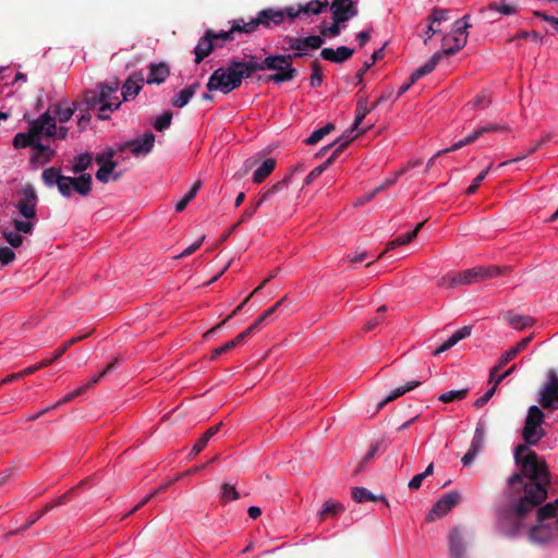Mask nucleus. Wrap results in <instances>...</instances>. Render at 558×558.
Segmentation results:
<instances>
[{
	"mask_svg": "<svg viewBox=\"0 0 558 558\" xmlns=\"http://www.w3.org/2000/svg\"><path fill=\"white\" fill-rule=\"evenodd\" d=\"M144 76L141 72L132 73L122 85V96L124 101H129L138 95L143 88Z\"/></svg>",
	"mask_w": 558,
	"mask_h": 558,
	"instance_id": "19",
	"label": "nucleus"
},
{
	"mask_svg": "<svg viewBox=\"0 0 558 558\" xmlns=\"http://www.w3.org/2000/svg\"><path fill=\"white\" fill-rule=\"evenodd\" d=\"M551 140V134L548 133L546 135H544L531 149H529V151L526 154H523L517 158H513L511 160H508V161H505V162H501L499 163V168L508 165V163H511V162H517V161H520L522 159H524L527 155H532L534 154L537 149H539L543 145H545L547 142H549Z\"/></svg>",
	"mask_w": 558,
	"mask_h": 558,
	"instance_id": "41",
	"label": "nucleus"
},
{
	"mask_svg": "<svg viewBox=\"0 0 558 558\" xmlns=\"http://www.w3.org/2000/svg\"><path fill=\"white\" fill-rule=\"evenodd\" d=\"M344 511V507L341 502L327 500L324 502L322 509L318 512L319 521H325L328 517H336Z\"/></svg>",
	"mask_w": 558,
	"mask_h": 558,
	"instance_id": "29",
	"label": "nucleus"
},
{
	"mask_svg": "<svg viewBox=\"0 0 558 558\" xmlns=\"http://www.w3.org/2000/svg\"><path fill=\"white\" fill-rule=\"evenodd\" d=\"M518 353L512 348L507 350L498 360L495 366L489 371V383H493L494 376L508 363L517 357Z\"/></svg>",
	"mask_w": 558,
	"mask_h": 558,
	"instance_id": "35",
	"label": "nucleus"
},
{
	"mask_svg": "<svg viewBox=\"0 0 558 558\" xmlns=\"http://www.w3.org/2000/svg\"><path fill=\"white\" fill-rule=\"evenodd\" d=\"M486 10L496 11V12H499L505 15H511L517 12L515 5L508 4V3H497V2L489 3L486 9L482 10V12H484Z\"/></svg>",
	"mask_w": 558,
	"mask_h": 558,
	"instance_id": "51",
	"label": "nucleus"
},
{
	"mask_svg": "<svg viewBox=\"0 0 558 558\" xmlns=\"http://www.w3.org/2000/svg\"><path fill=\"white\" fill-rule=\"evenodd\" d=\"M492 104L490 96L486 92L477 94L471 101L470 105L473 108L485 109Z\"/></svg>",
	"mask_w": 558,
	"mask_h": 558,
	"instance_id": "53",
	"label": "nucleus"
},
{
	"mask_svg": "<svg viewBox=\"0 0 558 558\" xmlns=\"http://www.w3.org/2000/svg\"><path fill=\"white\" fill-rule=\"evenodd\" d=\"M276 160L274 158L266 159L254 172L253 181L262 183L275 169Z\"/></svg>",
	"mask_w": 558,
	"mask_h": 558,
	"instance_id": "32",
	"label": "nucleus"
},
{
	"mask_svg": "<svg viewBox=\"0 0 558 558\" xmlns=\"http://www.w3.org/2000/svg\"><path fill=\"white\" fill-rule=\"evenodd\" d=\"M65 185L69 189V194L65 197H70L72 195V191L82 196H87L92 190V175L88 173H82L77 178L66 177Z\"/></svg>",
	"mask_w": 558,
	"mask_h": 558,
	"instance_id": "16",
	"label": "nucleus"
},
{
	"mask_svg": "<svg viewBox=\"0 0 558 558\" xmlns=\"http://www.w3.org/2000/svg\"><path fill=\"white\" fill-rule=\"evenodd\" d=\"M239 498V493L233 485L228 483L223 484L221 487V499L225 502L236 500Z\"/></svg>",
	"mask_w": 558,
	"mask_h": 558,
	"instance_id": "57",
	"label": "nucleus"
},
{
	"mask_svg": "<svg viewBox=\"0 0 558 558\" xmlns=\"http://www.w3.org/2000/svg\"><path fill=\"white\" fill-rule=\"evenodd\" d=\"M543 428L541 425H529L526 422L524 423V427L522 429V437L527 445H535L543 437Z\"/></svg>",
	"mask_w": 558,
	"mask_h": 558,
	"instance_id": "28",
	"label": "nucleus"
},
{
	"mask_svg": "<svg viewBox=\"0 0 558 558\" xmlns=\"http://www.w3.org/2000/svg\"><path fill=\"white\" fill-rule=\"evenodd\" d=\"M13 226L19 233L31 234L34 230V223L32 221L14 219Z\"/></svg>",
	"mask_w": 558,
	"mask_h": 558,
	"instance_id": "63",
	"label": "nucleus"
},
{
	"mask_svg": "<svg viewBox=\"0 0 558 558\" xmlns=\"http://www.w3.org/2000/svg\"><path fill=\"white\" fill-rule=\"evenodd\" d=\"M286 296L280 299L275 305H272L270 308L264 311L257 319L252 324V326H255V330L258 329V327L267 319L269 318L274 313L278 311V308L282 305L284 302Z\"/></svg>",
	"mask_w": 558,
	"mask_h": 558,
	"instance_id": "45",
	"label": "nucleus"
},
{
	"mask_svg": "<svg viewBox=\"0 0 558 558\" xmlns=\"http://www.w3.org/2000/svg\"><path fill=\"white\" fill-rule=\"evenodd\" d=\"M449 550L451 558H464L465 547L458 529H453L449 534Z\"/></svg>",
	"mask_w": 558,
	"mask_h": 558,
	"instance_id": "22",
	"label": "nucleus"
},
{
	"mask_svg": "<svg viewBox=\"0 0 558 558\" xmlns=\"http://www.w3.org/2000/svg\"><path fill=\"white\" fill-rule=\"evenodd\" d=\"M54 119V117L50 116L49 111L43 113L38 119L31 122L32 132L37 134L38 138L41 135L47 137H54L57 134V125Z\"/></svg>",
	"mask_w": 558,
	"mask_h": 558,
	"instance_id": "15",
	"label": "nucleus"
},
{
	"mask_svg": "<svg viewBox=\"0 0 558 558\" xmlns=\"http://www.w3.org/2000/svg\"><path fill=\"white\" fill-rule=\"evenodd\" d=\"M468 392H469L468 388H463L460 390H450V391H447V392L440 395L438 397V400L444 403L452 402L454 400H462L468 396Z\"/></svg>",
	"mask_w": 558,
	"mask_h": 558,
	"instance_id": "42",
	"label": "nucleus"
},
{
	"mask_svg": "<svg viewBox=\"0 0 558 558\" xmlns=\"http://www.w3.org/2000/svg\"><path fill=\"white\" fill-rule=\"evenodd\" d=\"M421 385V381L418 380H412L407 383L404 386L396 388L393 391H391L383 401L378 403V409H383L387 403L396 400L397 398L403 396L405 392L411 391L412 389L418 387Z\"/></svg>",
	"mask_w": 558,
	"mask_h": 558,
	"instance_id": "27",
	"label": "nucleus"
},
{
	"mask_svg": "<svg viewBox=\"0 0 558 558\" xmlns=\"http://www.w3.org/2000/svg\"><path fill=\"white\" fill-rule=\"evenodd\" d=\"M500 274V269L498 267H475L472 269H466L456 276L449 278V287H453L456 284H471L482 279L493 278Z\"/></svg>",
	"mask_w": 558,
	"mask_h": 558,
	"instance_id": "7",
	"label": "nucleus"
},
{
	"mask_svg": "<svg viewBox=\"0 0 558 558\" xmlns=\"http://www.w3.org/2000/svg\"><path fill=\"white\" fill-rule=\"evenodd\" d=\"M352 498L357 504H362L365 501L384 500L388 505L384 496H376L365 487H354L352 489Z\"/></svg>",
	"mask_w": 558,
	"mask_h": 558,
	"instance_id": "30",
	"label": "nucleus"
},
{
	"mask_svg": "<svg viewBox=\"0 0 558 558\" xmlns=\"http://www.w3.org/2000/svg\"><path fill=\"white\" fill-rule=\"evenodd\" d=\"M514 459L520 472L508 478L505 496L510 511L523 518L547 498L548 470L538 456H514Z\"/></svg>",
	"mask_w": 558,
	"mask_h": 558,
	"instance_id": "1",
	"label": "nucleus"
},
{
	"mask_svg": "<svg viewBox=\"0 0 558 558\" xmlns=\"http://www.w3.org/2000/svg\"><path fill=\"white\" fill-rule=\"evenodd\" d=\"M256 72L253 66V57L248 61L231 60L226 68H219L213 72L206 84L209 92L220 90L228 94L242 84L243 78H248Z\"/></svg>",
	"mask_w": 558,
	"mask_h": 558,
	"instance_id": "2",
	"label": "nucleus"
},
{
	"mask_svg": "<svg viewBox=\"0 0 558 558\" xmlns=\"http://www.w3.org/2000/svg\"><path fill=\"white\" fill-rule=\"evenodd\" d=\"M427 22H432L434 24H439L449 20V10L441 8H433L430 14L427 16Z\"/></svg>",
	"mask_w": 558,
	"mask_h": 558,
	"instance_id": "49",
	"label": "nucleus"
},
{
	"mask_svg": "<svg viewBox=\"0 0 558 558\" xmlns=\"http://www.w3.org/2000/svg\"><path fill=\"white\" fill-rule=\"evenodd\" d=\"M89 333H84L82 336H77V337H73L71 339H69L68 341H65L64 343H62L54 352H53V355H54V359H60L73 344L80 342L81 340L85 339L86 337H88Z\"/></svg>",
	"mask_w": 558,
	"mask_h": 558,
	"instance_id": "50",
	"label": "nucleus"
},
{
	"mask_svg": "<svg viewBox=\"0 0 558 558\" xmlns=\"http://www.w3.org/2000/svg\"><path fill=\"white\" fill-rule=\"evenodd\" d=\"M543 421H544V413L542 412V410L537 405H532L529 409L525 422L529 425L535 424V425L542 426Z\"/></svg>",
	"mask_w": 558,
	"mask_h": 558,
	"instance_id": "48",
	"label": "nucleus"
},
{
	"mask_svg": "<svg viewBox=\"0 0 558 558\" xmlns=\"http://www.w3.org/2000/svg\"><path fill=\"white\" fill-rule=\"evenodd\" d=\"M33 148L37 151L35 158L45 157V159L49 161L54 155V151L49 146L39 143L38 140H36Z\"/></svg>",
	"mask_w": 558,
	"mask_h": 558,
	"instance_id": "58",
	"label": "nucleus"
},
{
	"mask_svg": "<svg viewBox=\"0 0 558 558\" xmlns=\"http://www.w3.org/2000/svg\"><path fill=\"white\" fill-rule=\"evenodd\" d=\"M442 50L437 51L441 58L451 57L459 52L468 43V34L456 33V28L452 34H447L442 37Z\"/></svg>",
	"mask_w": 558,
	"mask_h": 558,
	"instance_id": "14",
	"label": "nucleus"
},
{
	"mask_svg": "<svg viewBox=\"0 0 558 558\" xmlns=\"http://www.w3.org/2000/svg\"><path fill=\"white\" fill-rule=\"evenodd\" d=\"M36 140H39L37 134H34L32 132V124H29V130L27 133H17L15 134L14 138H13V146L19 149V148H25V147H28V146H34Z\"/></svg>",
	"mask_w": 558,
	"mask_h": 558,
	"instance_id": "31",
	"label": "nucleus"
},
{
	"mask_svg": "<svg viewBox=\"0 0 558 558\" xmlns=\"http://www.w3.org/2000/svg\"><path fill=\"white\" fill-rule=\"evenodd\" d=\"M538 403L548 411L558 409V376L555 369H550L547 374V381L538 392Z\"/></svg>",
	"mask_w": 558,
	"mask_h": 558,
	"instance_id": "5",
	"label": "nucleus"
},
{
	"mask_svg": "<svg viewBox=\"0 0 558 558\" xmlns=\"http://www.w3.org/2000/svg\"><path fill=\"white\" fill-rule=\"evenodd\" d=\"M329 7L332 21L337 23H345L359 13L352 0H333Z\"/></svg>",
	"mask_w": 558,
	"mask_h": 558,
	"instance_id": "12",
	"label": "nucleus"
},
{
	"mask_svg": "<svg viewBox=\"0 0 558 558\" xmlns=\"http://www.w3.org/2000/svg\"><path fill=\"white\" fill-rule=\"evenodd\" d=\"M507 322L517 330H523L531 327L534 323V319L530 316L517 315L512 313H508L506 316Z\"/></svg>",
	"mask_w": 558,
	"mask_h": 558,
	"instance_id": "34",
	"label": "nucleus"
},
{
	"mask_svg": "<svg viewBox=\"0 0 558 558\" xmlns=\"http://www.w3.org/2000/svg\"><path fill=\"white\" fill-rule=\"evenodd\" d=\"M433 470H434V465L433 463H430L426 470L420 474H416L415 476H413V478L409 482V488L411 489H418L422 485V482L423 480L433 473Z\"/></svg>",
	"mask_w": 558,
	"mask_h": 558,
	"instance_id": "56",
	"label": "nucleus"
},
{
	"mask_svg": "<svg viewBox=\"0 0 558 558\" xmlns=\"http://www.w3.org/2000/svg\"><path fill=\"white\" fill-rule=\"evenodd\" d=\"M460 494L458 492H450L445 494L428 512L426 519L434 521L437 518L446 515L458 502L460 501Z\"/></svg>",
	"mask_w": 558,
	"mask_h": 558,
	"instance_id": "11",
	"label": "nucleus"
},
{
	"mask_svg": "<svg viewBox=\"0 0 558 558\" xmlns=\"http://www.w3.org/2000/svg\"><path fill=\"white\" fill-rule=\"evenodd\" d=\"M172 112L167 110L162 114L156 118L153 125L155 130L162 132L171 125Z\"/></svg>",
	"mask_w": 558,
	"mask_h": 558,
	"instance_id": "46",
	"label": "nucleus"
},
{
	"mask_svg": "<svg viewBox=\"0 0 558 558\" xmlns=\"http://www.w3.org/2000/svg\"><path fill=\"white\" fill-rule=\"evenodd\" d=\"M99 95L104 100V105L100 106V111H113L119 109L121 101L119 97L113 95L119 89V82L114 80L110 83H99Z\"/></svg>",
	"mask_w": 558,
	"mask_h": 558,
	"instance_id": "10",
	"label": "nucleus"
},
{
	"mask_svg": "<svg viewBox=\"0 0 558 558\" xmlns=\"http://www.w3.org/2000/svg\"><path fill=\"white\" fill-rule=\"evenodd\" d=\"M44 183L51 187L53 185L58 186V190L62 196H66L69 194V189L65 185V175L61 174V171L59 168L51 167L47 168L43 171L41 174Z\"/></svg>",
	"mask_w": 558,
	"mask_h": 558,
	"instance_id": "17",
	"label": "nucleus"
},
{
	"mask_svg": "<svg viewBox=\"0 0 558 558\" xmlns=\"http://www.w3.org/2000/svg\"><path fill=\"white\" fill-rule=\"evenodd\" d=\"M423 225H424V222H420V223L416 225L414 230H412V231H410L408 233L401 234L398 238H396L393 241H390L387 244V251L388 250H392V248H395L397 246H400V245L408 244L411 241H413L416 238L418 231L422 229Z\"/></svg>",
	"mask_w": 558,
	"mask_h": 558,
	"instance_id": "33",
	"label": "nucleus"
},
{
	"mask_svg": "<svg viewBox=\"0 0 558 558\" xmlns=\"http://www.w3.org/2000/svg\"><path fill=\"white\" fill-rule=\"evenodd\" d=\"M353 53H354L353 49L345 47V46H341V47H338L337 50H333L331 48H324L320 51V57L324 60H327L330 62L342 63L345 60L350 59L353 56Z\"/></svg>",
	"mask_w": 558,
	"mask_h": 558,
	"instance_id": "20",
	"label": "nucleus"
},
{
	"mask_svg": "<svg viewBox=\"0 0 558 558\" xmlns=\"http://www.w3.org/2000/svg\"><path fill=\"white\" fill-rule=\"evenodd\" d=\"M15 259V253L8 246L0 247V263L4 266L11 264Z\"/></svg>",
	"mask_w": 558,
	"mask_h": 558,
	"instance_id": "64",
	"label": "nucleus"
},
{
	"mask_svg": "<svg viewBox=\"0 0 558 558\" xmlns=\"http://www.w3.org/2000/svg\"><path fill=\"white\" fill-rule=\"evenodd\" d=\"M37 194L32 185H26L22 191V197L15 204L21 216L26 219L36 218Z\"/></svg>",
	"mask_w": 558,
	"mask_h": 558,
	"instance_id": "9",
	"label": "nucleus"
},
{
	"mask_svg": "<svg viewBox=\"0 0 558 558\" xmlns=\"http://www.w3.org/2000/svg\"><path fill=\"white\" fill-rule=\"evenodd\" d=\"M483 441H484V432L481 429H476L471 447L468 450L466 453H478L483 449Z\"/></svg>",
	"mask_w": 558,
	"mask_h": 558,
	"instance_id": "59",
	"label": "nucleus"
},
{
	"mask_svg": "<svg viewBox=\"0 0 558 558\" xmlns=\"http://www.w3.org/2000/svg\"><path fill=\"white\" fill-rule=\"evenodd\" d=\"M493 168V165L490 163L485 170L480 172L476 178L473 180L472 184L466 189L465 194L472 195L476 192L481 183L484 181L490 169Z\"/></svg>",
	"mask_w": 558,
	"mask_h": 558,
	"instance_id": "55",
	"label": "nucleus"
},
{
	"mask_svg": "<svg viewBox=\"0 0 558 558\" xmlns=\"http://www.w3.org/2000/svg\"><path fill=\"white\" fill-rule=\"evenodd\" d=\"M336 126L333 123H327L325 126L314 131L304 142L306 145H315L322 141L326 135L335 131Z\"/></svg>",
	"mask_w": 558,
	"mask_h": 558,
	"instance_id": "38",
	"label": "nucleus"
},
{
	"mask_svg": "<svg viewBox=\"0 0 558 558\" xmlns=\"http://www.w3.org/2000/svg\"><path fill=\"white\" fill-rule=\"evenodd\" d=\"M154 145L155 134L147 131L142 137H136L120 145L119 150L124 151L125 149H130L134 156L138 157L148 155L153 150Z\"/></svg>",
	"mask_w": 558,
	"mask_h": 558,
	"instance_id": "8",
	"label": "nucleus"
},
{
	"mask_svg": "<svg viewBox=\"0 0 558 558\" xmlns=\"http://www.w3.org/2000/svg\"><path fill=\"white\" fill-rule=\"evenodd\" d=\"M369 112H371V109L367 107L366 100L365 99L359 100L357 106H356V114H355V119L353 122V129H357Z\"/></svg>",
	"mask_w": 558,
	"mask_h": 558,
	"instance_id": "44",
	"label": "nucleus"
},
{
	"mask_svg": "<svg viewBox=\"0 0 558 558\" xmlns=\"http://www.w3.org/2000/svg\"><path fill=\"white\" fill-rule=\"evenodd\" d=\"M2 236L12 247H20L23 244V236L15 230L3 229L1 231Z\"/></svg>",
	"mask_w": 558,
	"mask_h": 558,
	"instance_id": "47",
	"label": "nucleus"
},
{
	"mask_svg": "<svg viewBox=\"0 0 558 558\" xmlns=\"http://www.w3.org/2000/svg\"><path fill=\"white\" fill-rule=\"evenodd\" d=\"M527 537L537 546L558 545V499L538 508L536 523L529 529Z\"/></svg>",
	"mask_w": 558,
	"mask_h": 558,
	"instance_id": "3",
	"label": "nucleus"
},
{
	"mask_svg": "<svg viewBox=\"0 0 558 558\" xmlns=\"http://www.w3.org/2000/svg\"><path fill=\"white\" fill-rule=\"evenodd\" d=\"M311 66H312V75L310 78L311 86L319 87L323 83L322 65L318 61H314V62H312Z\"/></svg>",
	"mask_w": 558,
	"mask_h": 558,
	"instance_id": "52",
	"label": "nucleus"
},
{
	"mask_svg": "<svg viewBox=\"0 0 558 558\" xmlns=\"http://www.w3.org/2000/svg\"><path fill=\"white\" fill-rule=\"evenodd\" d=\"M329 7V2L327 0L320 1V0H311L310 2L305 4H300L302 14H313L318 15L320 14L325 9Z\"/></svg>",
	"mask_w": 558,
	"mask_h": 558,
	"instance_id": "36",
	"label": "nucleus"
},
{
	"mask_svg": "<svg viewBox=\"0 0 558 558\" xmlns=\"http://www.w3.org/2000/svg\"><path fill=\"white\" fill-rule=\"evenodd\" d=\"M441 59L442 58L440 57V54L438 52H435L433 57L417 70L423 76H425L435 70L436 65L440 62Z\"/></svg>",
	"mask_w": 558,
	"mask_h": 558,
	"instance_id": "54",
	"label": "nucleus"
},
{
	"mask_svg": "<svg viewBox=\"0 0 558 558\" xmlns=\"http://www.w3.org/2000/svg\"><path fill=\"white\" fill-rule=\"evenodd\" d=\"M214 35L211 34V29L206 31L204 36H202L194 49L195 53V63H201L206 57H208L213 50L218 47V44H215L213 40ZM221 47V45H219Z\"/></svg>",
	"mask_w": 558,
	"mask_h": 558,
	"instance_id": "18",
	"label": "nucleus"
},
{
	"mask_svg": "<svg viewBox=\"0 0 558 558\" xmlns=\"http://www.w3.org/2000/svg\"><path fill=\"white\" fill-rule=\"evenodd\" d=\"M114 154L116 153L113 149H109L107 162L102 165L96 172V179L101 183H108L110 180V175L113 173V170L117 166V162L112 160Z\"/></svg>",
	"mask_w": 558,
	"mask_h": 558,
	"instance_id": "26",
	"label": "nucleus"
},
{
	"mask_svg": "<svg viewBox=\"0 0 558 558\" xmlns=\"http://www.w3.org/2000/svg\"><path fill=\"white\" fill-rule=\"evenodd\" d=\"M201 84L195 82L184 89H182L177 96H174L171 100V104L175 108H183L189 104L195 93L199 89Z\"/></svg>",
	"mask_w": 558,
	"mask_h": 558,
	"instance_id": "25",
	"label": "nucleus"
},
{
	"mask_svg": "<svg viewBox=\"0 0 558 558\" xmlns=\"http://www.w3.org/2000/svg\"><path fill=\"white\" fill-rule=\"evenodd\" d=\"M201 186V181L194 182V184L191 186L190 191L184 195V197L175 204V210L179 213L183 211L189 205V203L192 199H194Z\"/></svg>",
	"mask_w": 558,
	"mask_h": 558,
	"instance_id": "39",
	"label": "nucleus"
},
{
	"mask_svg": "<svg viewBox=\"0 0 558 558\" xmlns=\"http://www.w3.org/2000/svg\"><path fill=\"white\" fill-rule=\"evenodd\" d=\"M92 161H93V157L90 154H88V153L81 154L75 158V162L72 167V171L75 174L82 173L92 165Z\"/></svg>",
	"mask_w": 558,
	"mask_h": 558,
	"instance_id": "40",
	"label": "nucleus"
},
{
	"mask_svg": "<svg viewBox=\"0 0 558 558\" xmlns=\"http://www.w3.org/2000/svg\"><path fill=\"white\" fill-rule=\"evenodd\" d=\"M75 110L83 111V108L77 102L70 106L66 101H62L54 106L53 113L61 123H65L73 117Z\"/></svg>",
	"mask_w": 558,
	"mask_h": 558,
	"instance_id": "24",
	"label": "nucleus"
},
{
	"mask_svg": "<svg viewBox=\"0 0 558 558\" xmlns=\"http://www.w3.org/2000/svg\"><path fill=\"white\" fill-rule=\"evenodd\" d=\"M245 25V21L243 19H238L232 22V26L229 31H221L219 33H216L211 29V34L214 35L213 40L216 44L217 40L221 41H232L234 40V34L235 33H244L246 27H243Z\"/></svg>",
	"mask_w": 558,
	"mask_h": 558,
	"instance_id": "21",
	"label": "nucleus"
},
{
	"mask_svg": "<svg viewBox=\"0 0 558 558\" xmlns=\"http://www.w3.org/2000/svg\"><path fill=\"white\" fill-rule=\"evenodd\" d=\"M387 312V306L381 305L377 308V316L372 318L367 324L365 325L366 331H372L383 322V314Z\"/></svg>",
	"mask_w": 558,
	"mask_h": 558,
	"instance_id": "61",
	"label": "nucleus"
},
{
	"mask_svg": "<svg viewBox=\"0 0 558 558\" xmlns=\"http://www.w3.org/2000/svg\"><path fill=\"white\" fill-rule=\"evenodd\" d=\"M170 70L165 63L150 64L146 80L147 84H161L169 76Z\"/></svg>",
	"mask_w": 558,
	"mask_h": 558,
	"instance_id": "23",
	"label": "nucleus"
},
{
	"mask_svg": "<svg viewBox=\"0 0 558 558\" xmlns=\"http://www.w3.org/2000/svg\"><path fill=\"white\" fill-rule=\"evenodd\" d=\"M78 105H81V108L84 105L85 108L83 109V111H88L90 109L96 108L97 106L100 107L101 105H104V100L100 97V95L96 92L87 90L84 93L82 102H80Z\"/></svg>",
	"mask_w": 558,
	"mask_h": 558,
	"instance_id": "37",
	"label": "nucleus"
},
{
	"mask_svg": "<svg viewBox=\"0 0 558 558\" xmlns=\"http://www.w3.org/2000/svg\"><path fill=\"white\" fill-rule=\"evenodd\" d=\"M284 20V12L282 10L265 9L257 13V15L245 22L243 27H246L245 34H253L259 26L269 28L271 25H280Z\"/></svg>",
	"mask_w": 558,
	"mask_h": 558,
	"instance_id": "6",
	"label": "nucleus"
},
{
	"mask_svg": "<svg viewBox=\"0 0 558 558\" xmlns=\"http://www.w3.org/2000/svg\"><path fill=\"white\" fill-rule=\"evenodd\" d=\"M472 326H463L462 328L458 329L456 332L452 333L450 337V340L456 345L459 341L466 339L472 333Z\"/></svg>",
	"mask_w": 558,
	"mask_h": 558,
	"instance_id": "62",
	"label": "nucleus"
},
{
	"mask_svg": "<svg viewBox=\"0 0 558 558\" xmlns=\"http://www.w3.org/2000/svg\"><path fill=\"white\" fill-rule=\"evenodd\" d=\"M302 44L304 46V50L306 48H308V49H318L324 44V39L322 38V36L311 35V36L302 38Z\"/></svg>",
	"mask_w": 558,
	"mask_h": 558,
	"instance_id": "60",
	"label": "nucleus"
},
{
	"mask_svg": "<svg viewBox=\"0 0 558 558\" xmlns=\"http://www.w3.org/2000/svg\"><path fill=\"white\" fill-rule=\"evenodd\" d=\"M70 493H65L62 496H60L56 501L49 502L45 506L44 510L37 513H34L32 519L28 522V525L33 524L36 520H38L45 512H48L56 506L64 505L68 501Z\"/></svg>",
	"mask_w": 558,
	"mask_h": 558,
	"instance_id": "43",
	"label": "nucleus"
},
{
	"mask_svg": "<svg viewBox=\"0 0 558 558\" xmlns=\"http://www.w3.org/2000/svg\"><path fill=\"white\" fill-rule=\"evenodd\" d=\"M289 181H290V177H286L281 181H279L278 183L274 184L270 189L265 191L262 194L260 198L252 207L245 209V211L243 213V215L239 219L238 225L240 226L241 223H243V222L247 221L248 219H251L253 217V215L256 213V210L259 208V206L264 202L270 199V197L272 195H275L276 193L287 189L288 185H289Z\"/></svg>",
	"mask_w": 558,
	"mask_h": 558,
	"instance_id": "13",
	"label": "nucleus"
},
{
	"mask_svg": "<svg viewBox=\"0 0 558 558\" xmlns=\"http://www.w3.org/2000/svg\"><path fill=\"white\" fill-rule=\"evenodd\" d=\"M292 62L293 57L290 54L268 56L262 62L256 61L253 57V66H256V71H276L275 74L268 77L269 81L275 83L288 82L298 75V70L292 66Z\"/></svg>",
	"mask_w": 558,
	"mask_h": 558,
	"instance_id": "4",
	"label": "nucleus"
}]
</instances>
